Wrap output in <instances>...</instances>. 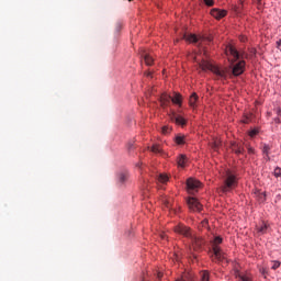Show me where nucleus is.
<instances>
[{"label": "nucleus", "instance_id": "obj_18", "mask_svg": "<svg viewBox=\"0 0 281 281\" xmlns=\"http://www.w3.org/2000/svg\"><path fill=\"white\" fill-rule=\"evenodd\" d=\"M175 142L178 144V146H182V144H186V136L181 134L177 135Z\"/></svg>", "mask_w": 281, "mask_h": 281}, {"label": "nucleus", "instance_id": "obj_32", "mask_svg": "<svg viewBox=\"0 0 281 281\" xmlns=\"http://www.w3.org/2000/svg\"><path fill=\"white\" fill-rule=\"evenodd\" d=\"M133 148H134L133 143H128V144H127V150H133Z\"/></svg>", "mask_w": 281, "mask_h": 281}, {"label": "nucleus", "instance_id": "obj_35", "mask_svg": "<svg viewBox=\"0 0 281 281\" xmlns=\"http://www.w3.org/2000/svg\"><path fill=\"white\" fill-rule=\"evenodd\" d=\"M202 227H207V220L202 221Z\"/></svg>", "mask_w": 281, "mask_h": 281}, {"label": "nucleus", "instance_id": "obj_34", "mask_svg": "<svg viewBox=\"0 0 281 281\" xmlns=\"http://www.w3.org/2000/svg\"><path fill=\"white\" fill-rule=\"evenodd\" d=\"M277 47H278V49H280V52H281V40H279V41L277 42Z\"/></svg>", "mask_w": 281, "mask_h": 281}, {"label": "nucleus", "instance_id": "obj_29", "mask_svg": "<svg viewBox=\"0 0 281 281\" xmlns=\"http://www.w3.org/2000/svg\"><path fill=\"white\" fill-rule=\"evenodd\" d=\"M273 175H274V177H281V168L276 167Z\"/></svg>", "mask_w": 281, "mask_h": 281}, {"label": "nucleus", "instance_id": "obj_15", "mask_svg": "<svg viewBox=\"0 0 281 281\" xmlns=\"http://www.w3.org/2000/svg\"><path fill=\"white\" fill-rule=\"evenodd\" d=\"M182 38L184 40V41H187L188 43H199V38L196 37V35H194V34H184L183 36H182Z\"/></svg>", "mask_w": 281, "mask_h": 281}, {"label": "nucleus", "instance_id": "obj_13", "mask_svg": "<svg viewBox=\"0 0 281 281\" xmlns=\"http://www.w3.org/2000/svg\"><path fill=\"white\" fill-rule=\"evenodd\" d=\"M171 120L176 122V124H178L179 126H186L187 124L186 119H183V116L179 114H172Z\"/></svg>", "mask_w": 281, "mask_h": 281}, {"label": "nucleus", "instance_id": "obj_28", "mask_svg": "<svg viewBox=\"0 0 281 281\" xmlns=\"http://www.w3.org/2000/svg\"><path fill=\"white\" fill-rule=\"evenodd\" d=\"M280 266H281V262H280V261H273V265H272L271 269H272L273 271H276V269H280Z\"/></svg>", "mask_w": 281, "mask_h": 281}, {"label": "nucleus", "instance_id": "obj_20", "mask_svg": "<svg viewBox=\"0 0 281 281\" xmlns=\"http://www.w3.org/2000/svg\"><path fill=\"white\" fill-rule=\"evenodd\" d=\"M234 151L236 155H243L245 153V147H243V145H235Z\"/></svg>", "mask_w": 281, "mask_h": 281}, {"label": "nucleus", "instance_id": "obj_19", "mask_svg": "<svg viewBox=\"0 0 281 281\" xmlns=\"http://www.w3.org/2000/svg\"><path fill=\"white\" fill-rule=\"evenodd\" d=\"M144 60L145 65H147L148 67H150V65H153L154 63L153 56H150L149 54L144 55Z\"/></svg>", "mask_w": 281, "mask_h": 281}, {"label": "nucleus", "instance_id": "obj_1", "mask_svg": "<svg viewBox=\"0 0 281 281\" xmlns=\"http://www.w3.org/2000/svg\"><path fill=\"white\" fill-rule=\"evenodd\" d=\"M202 71H212L217 80H227L229 76H243L245 74V60H239L233 69L227 67H218L207 60H202L200 64Z\"/></svg>", "mask_w": 281, "mask_h": 281}, {"label": "nucleus", "instance_id": "obj_25", "mask_svg": "<svg viewBox=\"0 0 281 281\" xmlns=\"http://www.w3.org/2000/svg\"><path fill=\"white\" fill-rule=\"evenodd\" d=\"M171 131H172V128H170L169 126H164L161 128L162 135H168V133H170Z\"/></svg>", "mask_w": 281, "mask_h": 281}, {"label": "nucleus", "instance_id": "obj_41", "mask_svg": "<svg viewBox=\"0 0 281 281\" xmlns=\"http://www.w3.org/2000/svg\"><path fill=\"white\" fill-rule=\"evenodd\" d=\"M128 1H133V0H128Z\"/></svg>", "mask_w": 281, "mask_h": 281}, {"label": "nucleus", "instance_id": "obj_9", "mask_svg": "<svg viewBox=\"0 0 281 281\" xmlns=\"http://www.w3.org/2000/svg\"><path fill=\"white\" fill-rule=\"evenodd\" d=\"M211 15L220 21V19H224V16H227V10L214 8L211 10Z\"/></svg>", "mask_w": 281, "mask_h": 281}, {"label": "nucleus", "instance_id": "obj_12", "mask_svg": "<svg viewBox=\"0 0 281 281\" xmlns=\"http://www.w3.org/2000/svg\"><path fill=\"white\" fill-rule=\"evenodd\" d=\"M257 234L259 236H263V234H267L269 232V224L262 223L256 227Z\"/></svg>", "mask_w": 281, "mask_h": 281}, {"label": "nucleus", "instance_id": "obj_33", "mask_svg": "<svg viewBox=\"0 0 281 281\" xmlns=\"http://www.w3.org/2000/svg\"><path fill=\"white\" fill-rule=\"evenodd\" d=\"M260 273H261L262 276H267V269L262 268V269L260 270Z\"/></svg>", "mask_w": 281, "mask_h": 281}, {"label": "nucleus", "instance_id": "obj_6", "mask_svg": "<svg viewBox=\"0 0 281 281\" xmlns=\"http://www.w3.org/2000/svg\"><path fill=\"white\" fill-rule=\"evenodd\" d=\"M190 249H193V251H201L203 249V246L205 245V240H203L201 237H198L195 234L193 235V237L190 238Z\"/></svg>", "mask_w": 281, "mask_h": 281}, {"label": "nucleus", "instance_id": "obj_39", "mask_svg": "<svg viewBox=\"0 0 281 281\" xmlns=\"http://www.w3.org/2000/svg\"><path fill=\"white\" fill-rule=\"evenodd\" d=\"M145 76H147V78H150L151 74L150 72H145Z\"/></svg>", "mask_w": 281, "mask_h": 281}, {"label": "nucleus", "instance_id": "obj_30", "mask_svg": "<svg viewBox=\"0 0 281 281\" xmlns=\"http://www.w3.org/2000/svg\"><path fill=\"white\" fill-rule=\"evenodd\" d=\"M205 5H207L209 8H212V5H214V0H204Z\"/></svg>", "mask_w": 281, "mask_h": 281}, {"label": "nucleus", "instance_id": "obj_2", "mask_svg": "<svg viewBox=\"0 0 281 281\" xmlns=\"http://www.w3.org/2000/svg\"><path fill=\"white\" fill-rule=\"evenodd\" d=\"M223 243V238L221 236H217L213 239V255H212V261L213 262H227V256L218 245Z\"/></svg>", "mask_w": 281, "mask_h": 281}, {"label": "nucleus", "instance_id": "obj_4", "mask_svg": "<svg viewBox=\"0 0 281 281\" xmlns=\"http://www.w3.org/2000/svg\"><path fill=\"white\" fill-rule=\"evenodd\" d=\"M173 232L176 234H179L180 236H183L184 238H193V231L191 227L186 226L184 224H178L173 227Z\"/></svg>", "mask_w": 281, "mask_h": 281}, {"label": "nucleus", "instance_id": "obj_37", "mask_svg": "<svg viewBox=\"0 0 281 281\" xmlns=\"http://www.w3.org/2000/svg\"><path fill=\"white\" fill-rule=\"evenodd\" d=\"M157 277H158V280H161V278H164V273L158 272Z\"/></svg>", "mask_w": 281, "mask_h": 281}, {"label": "nucleus", "instance_id": "obj_23", "mask_svg": "<svg viewBox=\"0 0 281 281\" xmlns=\"http://www.w3.org/2000/svg\"><path fill=\"white\" fill-rule=\"evenodd\" d=\"M150 150L155 153V155H161V147L159 145H153Z\"/></svg>", "mask_w": 281, "mask_h": 281}, {"label": "nucleus", "instance_id": "obj_7", "mask_svg": "<svg viewBox=\"0 0 281 281\" xmlns=\"http://www.w3.org/2000/svg\"><path fill=\"white\" fill-rule=\"evenodd\" d=\"M187 203L192 212H201V210L203 209L201 202H199V200H196L195 198H189Z\"/></svg>", "mask_w": 281, "mask_h": 281}, {"label": "nucleus", "instance_id": "obj_11", "mask_svg": "<svg viewBox=\"0 0 281 281\" xmlns=\"http://www.w3.org/2000/svg\"><path fill=\"white\" fill-rule=\"evenodd\" d=\"M172 104H177L178 106H181L183 103V97L179 92H173V95L171 97Z\"/></svg>", "mask_w": 281, "mask_h": 281}, {"label": "nucleus", "instance_id": "obj_24", "mask_svg": "<svg viewBox=\"0 0 281 281\" xmlns=\"http://www.w3.org/2000/svg\"><path fill=\"white\" fill-rule=\"evenodd\" d=\"M237 277L239 278L240 281H252L251 277L247 276V274H240L238 273Z\"/></svg>", "mask_w": 281, "mask_h": 281}, {"label": "nucleus", "instance_id": "obj_36", "mask_svg": "<svg viewBox=\"0 0 281 281\" xmlns=\"http://www.w3.org/2000/svg\"><path fill=\"white\" fill-rule=\"evenodd\" d=\"M248 153H249V155H254V148L248 147Z\"/></svg>", "mask_w": 281, "mask_h": 281}, {"label": "nucleus", "instance_id": "obj_14", "mask_svg": "<svg viewBox=\"0 0 281 281\" xmlns=\"http://www.w3.org/2000/svg\"><path fill=\"white\" fill-rule=\"evenodd\" d=\"M117 181L121 186H124L128 181V172H120L117 175Z\"/></svg>", "mask_w": 281, "mask_h": 281}, {"label": "nucleus", "instance_id": "obj_5", "mask_svg": "<svg viewBox=\"0 0 281 281\" xmlns=\"http://www.w3.org/2000/svg\"><path fill=\"white\" fill-rule=\"evenodd\" d=\"M199 188H201V181L194 178H189L187 180V191L189 192V194H194V192H199Z\"/></svg>", "mask_w": 281, "mask_h": 281}, {"label": "nucleus", "instance_id": "obj_40", "mask_svg": "<svg viewBox=\"0 0 281 281\" xmlns=\"http://www.w3.org/2000/svg\"><path fill=\"white\" fill-rule=\"evenodd\" d=\"M265 159H267V161H269V159H271V158L269 157V154H268V156L265 157Z\"/></svg>", "mask_w": 281, "mask_h": 281}, {"label": "nucleus", "instance_id": "obj_8", "mask_svg": "<svg viewBox=\"0 0 281 281\" xmlns=\"http://www.w3.org/2000/svg\"><path fill=\"white\" fill-rule=\"evenodd\" d=\"M226 55L232 56V60H234L235 63L236 60H240V53L233 45L226 46Z\"/></svg>", "mask_w": 281, "mask_h": 281}, {"label": "nucleus", "instance_id": "obj_16", "mask_svg": "<svg viewBox=\"0 0 281 281\" xmlns=\"http://www.w3.org/2000/svg\"><path fill=\"white\" fill-rule=\"evenodd\" d=\"M196 100H199V95H196V92H193L191 95H190V99H189V104L192 109H194V106H196Z\"/></svg>", "mask_w": 281, "mask_h": 281}, {"label": "nucleus", "instance_id": "obj_10", "mask_svg": "<svg viewBox=\"0 0 281 281\" xmlns=\"http://www.w3.org/2000/svg\"><path fill=\"white\" fill-rule=\"evenodd\" d=\"M172 100V97L168 93H162L160 95V106H162V109H166V106H170V102Z\"/></svg>", "mask_w": 281, "mask_h": 281}, {"label": "nucleus", "instance_id": "obj_26", "mask_svg": "<svg viewBox=\"0 0 281 281\" xmlns=\"http://www.w3.org/2000/svg\"><path fill=\"white\" fill-rule=\"evenodd\" d=\"M269 150H271V148H269V145H265L262 148V153L266 157H269Z\"/></svg>", "mask_w": 281, "mask_h": 281}, {"label": "nucleus", "instance_id": "obj_38", "mask_svg": "<svg viewBox=\"0 0 281 281\" xmlns=\"http://www.w3.org/2000/svg\"><path fill=\"white\" fill-rule=\"evenodd\" d=\"M160 238H161L162 240H166V234H161V235H160Z\"/></svg>", "mask_w": 281, "mask_h": 281}, {"label": "nucleus", "instance_id": "obj_17", "mask_svg": "<svg viewBox=\"0 0 281 281\" xmlns=\"http://www.w3.org/2000/svg\"><path fill=\"white\" fill-rule=\"evenodd\" d=\"M186 161H188V157H186V155H181L179 158H178V166L180 168H186Z\"/></svg>", "mask_w": 281, "mask_h": 281}, {"label": "nucleus", "instance_id": "obj_3", "mask_svg": "<svg viewBox=\"0 0 281 281\" xmlns=\"http://www.w3.org/2000/svg\"><path fill=\"white\" fill-rule=\"evenodd\" d=\"M236 186H238V180L236 179V175L231 170H227L224 176L223 186L221 187L222 192L224 194L227 192H232V190L236 189Z\"/></svg>", "mask_w": 281, "mask_h": 281}, {"label": "nucleus", "instance_id": "obj_22", "mask_svg": "<svg viewBox=\"0 0 281 281\" xmlns=\"http://www.w3.org/2000/svg\"><path fill=\"white\" fill-rule=\"evenodd\" d=\"M220 146H221V142L220 140H213L212 143H211V148L216 153L217 150H218V148H220Z\"/></svg>", "mask_w": 281, "mask_h": 281}, {"label": "nucleus", "instance_id": "obj_21", "mask_svg": "<svg viewBox=\"0 0 281 281\" xmlns=\"http://www.w3.org/2000/svg\"><path fill=\"white\" fill-rule=\"evenodd\" d=\"M168 176L166 175V173H160L159 176H158V181H159V183H168Z\"/></svg>", "mask_w": 281, "mask_h": 281}, {"label": "nucleus", "instance_id": "obj_27", "mask_svg": "<svg viewBox=\"0 0 281 281\" xmlns=\"http://www.w3.org/2000/svg\"><path fill=\"white\" fill-rule=\"evenodd\" d=\"M162 203L167 207V210H170V207H172V205L170 204V200H168V199H164Z\"/></svg>", "mask_w": 281, "mask_h": 281}, {"label": "nucleus", "instance_id": "obj_31", "mask_svg": "<svg viewBox=\"0 0 281 281\" xmlns=\"http://www.w3.org/2000/svg\"><path fill=\"white\" fill-rule=\"evenodd\" d=\"M257 134H258V130H251L249 132L250 137H256Z\"/></svg>", "mask_w": 281, "mask_h": 281}]
</instances>
